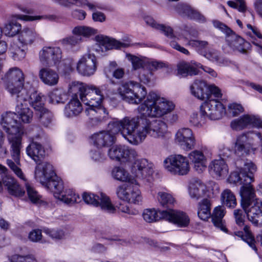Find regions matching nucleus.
<instances>
[{
	"label": "nucleus",
	"mask_w": 262,
	"mask_h": 262,
	"mask_svg": "<svg viewBox=\"0 0 262 262\" xmlns=\"http://www.w3.org/2000/svg\"><path fill=\"white\" fill-rule=\"evenodd\" d=\"M121 98L134 104H140L138 112L143 117L159 118L174 110V103L161 98L154 92L147 95L146 88L139 82L129 81L122 83L118 89Z\"/></svg>",
	"instance_id": "obj_1"
},
{
	"label": "nucleus",
	"mask_w": 262,
	"mask_h": 262,
	"mask_svg": "<svg viewBox=\"0 0 262 262\" xmlns=\"http://www.w3.org/2000/svg\"><path fill=\"white\" fill-rule=\"evenodd\" d=\"M123 134L127 135V141L133 145L142 143L146 135L156 139H163L167 135L168 126L161 120L151 121L138 117L123 118Z\"/></svg>",
	"instance_id": "obj_2"
},
{
	"label": "nucleus",
	"mask_w": 262,
	"mask_h": 262,
	"mask_svg": "<svg viewBox=\"0 0 262 262\" xmlns=\"http://www.w3.org/2000/svg\"><path fill=\"white\" fill-rule=\"evenodd\" d=\"M17 115L14 112H7L2 115L1 125L7 133V139L10 146L11 156L13 160H7V164L15 175L26 181L20 162V150L22 148V137L24 129L17 121Z\"/></svg>",
	"instance_id": "obj_3"
},
{
	"label": "nucleus",
	"mask_w": 262,
	"mask_h": 262,
	"mask_svg": "<svg viewBox=\"0 0 262 262\" xmlns=\"http://www.w3.org/2000/svg\"><path fill=\"white\" fill-rule=\"evenodd\" d=\"M74 91L78 90L81 101L87 106L85 113L92 125H96L108 118V113L102 103L103 96L99 88L77 83L73 85Z\"/></svg>",
	"instance_id": "obj_4"
},
{
	"label": "nucleus",
	"mask_w": 262,
	"mask_h": 262,
	"mask_svg": "<svg viewBox=\"0 0 262 262\" xmlns=\"http://www.w3.org/2000/svg\"><path fill=\"white\" fill-rule=\"evenodd\" d=\"M153 172V164L146 159L141 158L136 160L132 164L130 174L123 167L116 166L113 168L111 176L117 181L140 187L149 182Z\"/></svg>",
	"instance_id": "obj_5"
},
{
	"label": "nucleus",
	"mask_w": 262,
	"mask_h": 262,
	"mask_svg": "<svg viewBox=\"0 0 262 262\" xmlns=\"http://www.w3.org/2000/svg\"><path fill=\"white\" fill-rule=\"evenodd\" d=\"M36 180L54 193V196L63 190L62 180L57 176L52 164L47 162L39 163L35 167Z\"/></svg>",
	"instance_id": "obj_6"
},
{
	"label": "nucleus",
	"mask_w": 262,
	"mask_h": 262,
	"mask_svg": "<svg viewBox=\"0 0 262 262\" xmlns=\"http://www.w3.org/2000/svg\"><path fill=\"white\" fill-rule=\"evenodd\" d=\"M142 215L143 220L149 223L157 222L161 219L179 227H186L189 223V218L185 213L174 210L159 211L155 208H147L143 210Z\"/></svg>",
	"instance_id": "obj_7"
},
{
	"label": "nucleus",
	"mask_w": 262,
	"mask_h": 262,
	"mask_svg": "<svg viewBox=\"0 0 262 262\" xmlns=\"http://www.w3.org/2000/svg\"><path fill=\"white\" fill-rule=\"evenodd\" d=\"M38 34L35 29L25 27L18 35L17 40L13 42L9 51L12 58L16 61L25 58L28 47L32 45L38 38Z\"/></svg>",
	"instance_id": "obj_8"
},
{
	"label": "nucleus",
	"mask_w": 262,
	"mask_h": 262,
	"mask_svg": "<svg viewBox=\"0 0 262 262\" xmlns=\"http://www.w3.org/2000/svg\"><path fill=\"white\" fill-rule=\"evenodd\" d=\"M123 120V118L121 120L114 121L109 123L108 130L102 131L94 134L92 137L94 144L98 147L112 145L115 142V135L119 132L127 140V136L123 134L124 126Z\"/></svg>",
	"instance_id": "obj_9"
},
{
	"label": "nucleus",
	"mask_w": 262,
	"mask_h": 262,
	"mask_svg": "<svg viewBox=\"0 0 262 262\" xmlns=\"http://www.w3.org/2000/svg\"><path fill=\"white\" fill-rule=\"evenodd\" d=\"M163 166L167 171L174 175H186L190 170L188 160L181 155L168 156L164 160Z\"/></svg>",
	"instance_id": "obj_10"
},
{
	"label": "nucleus",
	"mask_w": 262,
	"mask_h": 262,
	"mask_svg": "<svg viewBox=\"0 0 262 262\" xmlns=\"http://www.w3.org/2000/svg\"><path fill=\"white\" fill-rule=\"evenodd\" d=\"M257 137L260 141V152L262 154V136L259 132H248L238 136L234 144V154L238 156L249 154L251 150L254 151L252 139Z\"/></svg>",
	"instance_id": "obj_11"
},
{
	"label": "nucleus",
	"mask_w": 262,
	"mask_h": 262,
	"mask_svg": "<svg viewBox=\"0 0 262 262\" xmlns=\"http://www.w3.org/2000/svg\"><path fill=\"white\" fill-rule=\"evenodd\" d=\"M108 157L112 160L119 162H130L136 158L138 153L135 149L124 145H115L107 151Z\"/></svg>",
	"instance_id": "obj_12"
},
{
	"label": "nucleus",
	"mask_w": 262,
	"mask_h": 262,
	"mask_svg": "<svg viewBox=\"0 0 262 262\" xmlns=\"http://www.w3.org/2000/svg\"><path fill=\"white\" fill-rule=\"evenodd\" d=\"M135 185H123L117 187L116 194L118 198L130 204L140 205L143 201L140 190Z\"/></svg>",
	"instance_id": "obj_13"
},
{
	"label": "nucleus",
	"mask_w": 262,
	"mask_h": 262,
	"mask_svg": "<svg viewBox=\"0 0 262 262\" xmlns=\"http://www.w3.org/2000/svg\"><path fill=\"white\" fill-rule=\"evenodd\" d=\"M39 59L45 66H58L62 59L61 50L57 47H44L39 52Z\"/></svg>",
	"instance_id": "obj_14"
},
{
	"label": "nucleus",
	"mask_w": 262,
	"mask_h": 262,
	"mask_svg": "<svg viewBox=\"0 0 262 262\" xmlns=\"http://www.w3.org/2000/svg\"><path fill=\"white\" fill-rule=\"evenodd\" d=\"M226 108L220 101L214 100L204 102L201 106V114L210 120H219L226 114Z\"/></svg>",
	"instance_id": "obj_15"
},
{
	"label": "nucleus",
	"mask_w": 262,
	"mask_h": 262,
	"mask_svg": "<svg viewBox=\"0 0 262 262\" xmlns=\"http://www.w3.org/2000/svg\"><path fill=\"white\" fill-rule=\"evenodd\" d=\"M97 68V62L95 55L88 53L81 56L76 64V70L82 76L89 77L93 75Z\"/></svg>",
	"instance_id": "obj_16"
},
{
	"label": "nucleus",
	"mask_w": 262,
	"mask_h": 262,
	"mask_svg": "<svg viewBox=\"0 0 262 262\" xmlns=\"http://www.w3.org/2000/svg\"><path fill=\"white\" fill-rule=\"evenodd\" d=\"M208 148L204 146L200 149L191 151L188 157L193 165L194 169L199 173L204 171L207 165L208 159L210 158Z\"/></svg>",
	"instance_id": "obj_17"
},
{
	"label": "nucleus",
	"mask_w": 262,
	"mask_h": 262,
	"mask_svg": "<svg viewBox=\"0 0 262 262\" xmlns=\"http://www.w3.org/2000/svg\"><path fill=\"white\" fill-rule=\"evenodd\" d=\"M174 141L182 149L188 151L193 149L196 139L192 130L189 128H181L174 135Z\"/></svg>",
	"instance_id": "obj_18"
},
{
	"label": "nucleus",
	"mask_w": 262,
	"mask_h": 262,
	"mask_svg": "<svg viewBox=\"0 0 262 262\" xmlns=\"http://www.w3.org/2000/svg\"><path fill=\"white\" fill-rule=\"evenodd\" d=\"M242 208L245 210L249 221L255 226H262V202L261 200H255L246 207Z\"/></svg>",
	"instance_id": "obj_19"
},
{
	"label": "nucleus",
	"mask_w": 262,
	"mask_h": 262,
	"mask_svg": "<svg viewBox=\"0 0 262 262\" xmlns=\"http://www.w3.org/2000/svg\"><path fill=\"white\" fill-rule=\"evenodd\" d=\"M231 128L236 130L243 129L251 125L257 128H262V120L258 116L252 115H245L231 121Z\"/></svg>",
	"instance_id": "obj_20"
},
{
	"label": "nucleus",
	"mask_w": 262,
	"mask_h": 262,
	"mask_svg": "<svg viewBox=\"0 0 262 262\" xmlns=\"http://www.w3.org/2000/svg\"><path fill=\"white\" fill-rule=\"evenodd\" d=\"M24 81L21 82L19 80L16 82H4L5 89L11 97L15 98L16 103L19 100L23 102L27 100V92L24 89Z\"/></svg>",
	"instance_id": "obj_21"
},
{
	"label": "nucleus",
	"mask_w": 262,
	"mask_h": 262,
	"mask_svg": "<svg viewBox=\"0 0 262 262\" xmlns=\"http://www.w3.org/2000/svg\"><path fill=\"white\" fill-rule=\"evenodd\" d=\"M178 12L183 16L195 20L199 23H205L207 18L200 11L186 5H180L177 7Z\"/></svg>",
	"instance_id": "obj_22"
},
{
	"label": "nucleus",
	"mask_w": 262,
	"mask_h": 262,
	"mask_svg": "<svg viewBox=\"0 0 262 262\" xmlns=\"http://www.w3.org/2000/svg\"><path fill=\"white\" fill-rule=\"evenodd\" d=\"M50 67L41 68L38 73V76L45 84L52 86L58 83L59 77L57 72Z\"/></svg>",
	"instance_id": "obj_23"
},
{
	"label": "nucleus",
	"mask_w": 262,
	"mask_h": 262,
	"mask_svg": "<svg viewBox=\"0 0 262 262\" xmlns=\"http://www.w3.org/2000/svg\"><path fill=\"white\" fill-rule=\"evenodd\" d=\"M199 67H201V64L194 61H182L177 65L178 74L184 77L196 75L199 74Z\"/></svg>",
	"instance_id": "obj_24"
},
{
	"label": "nucleus",
	"mask_w": 262,
	"mask_h": 262,
	"mask_svg": "<svg viewBox=\"0 0 262 262\" xmlns=\"http://www.w3.org/2000/svg\"><path fill=\"white\" fill-rule=\"evenodd\" d=\"M206 186L201 180L194 179L189 185L188 192L190 196L196 200L206 196Z\"/></svg>",
	"instance_id": "obj_25"
},
{
	"label": "nucleus",
	"mask_w": 262,
	"mask_h": 262,
	"mask_svg": "<svg viewBox=\"0 0 262 262\" xmlns=\"http://www.w3.org/2000/svg\"><path fill=\"white\" fill-rule=\"evenodd\" d=\"M208 87L205 81L196 79L190 86L191 94L201 100L208 99L209 94L208 93Z\"/></svg>",
	"instance_id": "obj_26"
},
{
	"label": "nucleus",
	"mask_w": 262,
	"mask_h": 262,
	"mask_svg": "<svg viewBox=\"0 0 262 262\" xmlns=\"http://www.w3.org/2000/svg\"><path fill=\"white\" fill-rule=\"evenodd\" d=\"M240 189L242 197L241 205L242 207H246L255 200H259L256 198L255 189L251 183L244 184Z\"/></svg>",
	"instance_id": "obj_27"
},
{
	"label": "nucleus",
	"mask_w": 262,
	"mask_h": 262,
	"mask_svg": "<svg viewBox=\"0 0 262 262\" xmlns=\"http://www.w3.org/2000/svg\"><path fill=\"white\" fill-rule=\"evenodd\" d=\"M27 155L36 163L40 161L45 156V150L41 144L32 142L26 147Z\"/></svg>",
	"instance_id": "obj_28"
},
{
	"label": "nucleus",
	"mask_w": 262,
	"mask_h": 262,
	"mask_svg": "<svg viewBox=\"0 0 262 262\" xmlns=\"http://www.w3.org/2000/svg\"><path fill=\"white\" fill-rule=\"evenodd\" d=\"M15 112L19 116L21 121L25 123L31 122L32 120L33 113L28 106L27 100L25 102L23 101H19L16 103L15 106Z\"/></svg>",
	"instance_id": "obj_29"
},
{
	"label": "nucleus",
	"mask_w": 262,
	"mask_h": 262,
	"mask_svg": "<svg viewBox=\"0 0 262 262\" xmlns=\"http://www.w3.org/2000/svg\"><path fill=\"white\" fill-rule=\"evenodd\" d=\"M3 183L11 195L16 197H22L24 195L25 190L21 187L14 178L6 177L3 180Z\"/></svg>",
	"instance_id": "obj_30"
},
{
	"label": "nucleus",
	"mask_w": 262,
	"mask_h": 262,
	"mask_svg": "<svg viewBox=\"0 0 262 262\" xmlns=\"http://www.w3.org/2000/svg\"><path fill=\"white\" fill-rule=\"evenodd\" d=\"M209 167L210 171L217 178H224L228 173V167L223 159L213 160Z\"/></svg>",
	"instance_id": "obj_31"
},
{
	"label": "nucleus",
	"mask_w": 262,
	"mask_h": 262,
	"mask_svg": "<svg viewBox=\"0 0 262 262\" xmlns=\"http://www.w3.org/2000/svg\"><path fill=\"white\" fill-rule=\"evenodd\" d=\"M226 213V210L223 206L215 207L211 215V219L214 225L221 231L227 232L228 230L225 225V222L223 217Z\"/></svg>",
	"instance_id": "obj_32"
},
{
	"label": "nucleus",
	"mask_w": 262,
	"mask_h": 262,
	"mask_svg": "<svg viewBox=\"0 0 262 262\" xmlns=\"http://www.w3.org/2000/svg\"><path fill=\"white\" fill-rule=\"evenodd\" d=\"M144 20L147 25L160 31L167 37L170 38L174 37L173 31L171 27L157 23L150 16L144 17Z\"/></svg>",
	"instance_id": "obj_33"
},
{
	"label": "nucleus",
	"mask_w": 262,
	"mask_h": 262,
	"mask_svg": "<svg viewBox=\"0 0 262 262\" xmlns=\"http://www.w3.org/2000/svg\"><path fill=\"white\" fill-rule=\"evenodd\" d=\"M95 39L102 51L104 49L106 51L113 48L119 49L124 46V43L102 35L96 36Z\"/></svg>",
	"instance_id": "obj_34"
},
{
	"label": "nucleus",
	"mask_w": 262,
	"mask_h": 262,
	"mask_svg": "<svg viewBox=\"0 0 262 262\" xmlns=\"http://www.w3.org/2000/svg\"><path fill=\"white\" fill-rule=\"evenodd\" d=\"M98 207H100L101 211L107 214H113L117 212V207L112 203L110 197L103 192L100 193Z\"/></svg>",
	"instance_id": "obj_35"
},
{
	"label": "nucleus",
	"mask_w": 262,
	"mask_h": 262,
	"mask_svg": "<svg viewBox=\"0 0 262 262\" xmlns=\"http://www.w3.org/2000/svg\"><path fill=\"white\" fill-rule=\"evenodd\" d=\"M28 100L30 105L37 113L42 111L45 108L44 107L45 97L41 93L33 91L31 93L29 97L27 96V101Z\"/></svg>",
	"instance_id": "obj_36"
},
{
	"label": "nucleus",
	"mask_w": 262,
	"mask_h": 262,
	"mask_svg": "<svg viewBox=\"0 0 262 262\" xmlns=\"http://www.w3.org/2000/svg\"><path fill=\"white\" fill-rule=\"evenodd\" d=\"M56 198L67 204H72L81 201L79 195L71 189L61 191L56 195Z\"/></svg>",
	"instance_id": "obj_37"
},
{
	"label": "nucleus",
	"mask_w": 262,
	"mask_h": 262,
	"mask_svg": "<svg viewBox=\"0 0 262 262\" xmlns=\"http://www.w3.org/2000/svg\"><path fill=\"white\" fill-rule=\"evenodd\" d=\"M241 173L244 181L251 183L254 180V174L257 170L256 166L251 161H247L244 163V167L240 168Z\"/></svg>",
	"instance_id": "obj_38"
},
{
	"label": "nucleus",
	"mask_w": 262,
	"mask_h": 262,
	"mask_svg": "<svg viewBox=\"0 0 262 262\" xmlns=\"http://www.w3.org/2000/svg\"><path fill=\"white\" fill-rule=\"evenodd\" d=\"M82 110V105L77 98H73L67 104L64 108V115L67 117H73L78 115Z\"/></svg>",
	"instance_id": "obj_39"
},
{
	"label": "nucleus",
	"mask_w": 262,
	"mask_h": 262,
	"mask_svg": "<svg viewBox=\"0 0 262 262\" xmlns=\"http://www.w3.org/2000/svg\"><path fill=\"white\" fill-rule=\"evenodd\" d=\"M4 82H16L18 80L24 81V76L23 72L17 67L10 68L2 78Z\"/></svg>",
	"instance_id": "obj_40"
},
{
	"label": "nucleus",
	"mask_w": 262,
	"mask_h": 262,
	"mask_svg": "<svg viewBox=\"0 0 262 262\" xmlns=\"http://www.w3.org/2000/svg\"><path fill=\"white\" fill-rule=\"evenodd\" d=\"M21 25L14 19L9 20L4 26V32L9 37H13L19 33Z\"/></svg>",
	"instance_id": "obj_41"
},
{
	"label": "nucleus",
	"mask_w": 262,
	"mask_h": 262,
	"mask_svg": "<svg viewBox=\"0 0 262 262\" xmlns=\"http://www.w3.org/2000/svg\"><path fill=\"white\" fill-rule=\"evenodd\" d=\"M211 203L207 199L201 201L198 206V215L202 220L206 221L211 216Z\"/></svg>",
	"instance_id": "obj_42"
},
{
	"label": "nucleus",
	"mask_w": 262,
	"mask_h": 262,
	"mask_svg": "<svg viewBox=\"0 0 262 262\" xmlns=\"http://www.w3.org/2000/svg\"><path fill=\"white\" fill-rule=\"evenodd\" d=\"M126 58L131 62L133 70L144 69L147 63V58L144 56H137L128 54Z\"/></svg>",
	"instance_id": "obj_43"
},
{
	"label": "nucleus",
	"mask_w": 262,
	"mask_h": 262,
	"mask_svg": "<svg viewBox=\"0 0 262 262\" xmlns=\"http://www.w3.org/2000/svg\"><path fill=\"white\" fill-rule=\"evenodd\" d=\"M221 201L224 205L229 208H234L237 204L234 194L228 189L224 190L222 193Z\"/></svg>",
	"instance_id": "obj_44"
},
{
	"label": "nucleus",
	"mask_w": 262,
	"mask_h": 262,
	"mask_svg": "<svg viewBox=\"0 0 262 262\" xmlns=\"http://www.w3.org/2000/svg\"><path fill=\"white\" fill-rule=\"evenodd\" d=\"M157 199L163 206L168 207L173 205L176 202L174 198L170 193L164 191L158 192Z\"/></svg>",
	"instance_id": "obj_45"
},
{
	"label": "nucleus",
	"mask_w": 262,
	"mask_h": 262,
	"mask_svg": "<svg viewBox=\"0 0 262 262\" xmlns=\"http://www.w3.org/2000/svg\"><path fill=\"white\" fill-rule=\"evenodd\" d=\"M42 231L51 239L55 241L62 239L66 236L65 231L61 229L44 228Z\"/></svg>",
	"instance_id": "obj_46"
},
{
	"label": "nucleus",
	"mask_w": 262,
	"mask_h": 262,
	"mask_svg": "<svg viewBox=\"0 0 262 262\" xmlns=\"http://www.w3.org/2000/svg\"><path fill=\"white\" fill-rule=\"evenodd\" d=\"M49 97L50 103L58 104L64 102L66 94L61 89H55L49 94Z\"/></svg>",
	"instance_id": "obj_47"
},
{
	"label": "nucleus",
	"mask_w": 262,
	"mask_h": 262,
	"mask_svg": "<svg viewBox=\"0 0 262 262\" xmlns=\"http://www.w3.org/2000/svg\"><path fill=\"white\" fill-rule=\"evenodd\" d=\"M39 115L40 121L45 127H49L52 124L53 121V115L52 112L46 108L42 111L37 113Z\"/></svg>",
	"instance_id": "obj_48"
},
{
	"label": "nucleus",
	"mask_w": 262,
	"mask_h": 262,
	"mask_svg": "<svg viewBox=\"0 0 262 262\" xmlns=\"http://www.w3.org/2000/svg\"><path fill=\"white\" fill-rule=\"evenodd\" d=\"M72 33L77 35H82L84 37H89L96 33V30L86 26H78L75 27Z\"/></svg>",
	"instance_id": "obj_49"
},
{
	"label": "nucleus",
	"mask_w": 262,
	"mask_h": 262,
	"mask_svg": "<svg viewBox=\"0 0 262 262\" xmlns=\"http://www.w3.org/2000/svg\"><path fill=\"white\" fill-rule=\"evenodd\" d=\"M244 234L242 235L243 239L245 241L252 249L255 251H257V248L255 244V239L250 230L249 227L245 226L244 227Z\"/></svg>",
	"instance_id": "obj_50"
},
{
	"label": "nucleus",
	"mask_w": 262,
	"mask_h": 262,
	"mask_svg": "<svg viewBox=\"0 0 262 262\" xmlns=\"http://www.w3.org/2000/svg\"><path fill=\"white\" fill-rule=\"evenodd\" d=\"M226 41L228 42L229 45L234 50H235L240 45L244 43L245 40L237 36L234 33L229 34L226 37Z\"/></svg>",
	"instance_id": "obj_51"
},
{
	"label": "nucleus",
	"mask_w": 262,
	"mask_h": 262,
	"mask_svg": "<svg viewBox=\"0 0 262 262\" xmlns=\"http://www.w3.org/2000/svg\"><path fill=\"white\" fill-rule=\"evenodd\" d=\"M185 38L188 41L187 45L195 48L199 52H202L203 50L208 48V43L206 41L192 39L187 37Z\"/></svg>",
	"instance_id": "obj_52"
},
{
	"label": "nucleus",
	"mask_w": 262,
	"mask_h": 262,
	"mask_svg": "<svg viewBox=\"0 0 262 262\" xmlns=\"http://www.w3.org/2000/svg\"><path fill=\"white\" fill-rule=\"evenodd\" d=\"M206 186V196L209 198H213L219 193L220 188L217 184L213 181L208 182Z\"/></svg>",
	"instance_id": "obj_53"
},
{
	"label": "nucleus",
	"mask_w": 262,
	"mask_h": 262,
	"mask_svg": "<svg viewBox=\"0 0 262 262\" xmlns=\"http://www.w3.org/2000/svg\"><path fill=\"white\" fill-rule=\"evenodd\" d=\"M25 186L30 200L33 203H39L40 200V196L38 192L28 183H26Z\"/></svg>",
	"instance_id": "obj_54"
},
{
	"label": "nucleus",
	"mask_w": 262,
	"mask_h": 262,
	"mask_svg": "<svg viewBox=\"0 0 262 262\" xmlns=\"http://www.w3.org/2000/svg\"><path fill=\"white\" fill-rule=\"evenodd\" d=\"M82 198L85 203L98 207L100 200V194L98 195L91 193L85 192L83 194Z\"/></svg>",
	"instance_id": "obj_55"
},
{
	"label": "nucleus",
	"mask_w": 262,
	"mask_h": 262,
	"mask_svg": "<svg viewBox=\"0 0 262 262\" xmlns=\"http://www.w3.org/2000/svg\"><path fill=\"white\" fill-rule=\"evenodd\" d=\"M228 181L231 183L238 184L239 185L248 184L246 181H244V178L242 176L240 169L239 171L232 172L229 176Z\"/></svg>",
	"instance_id": "obj_56"
},
{
	"label": "nucleus",
	"mask_w": 262,
	"mask_h": 262,
	"mask_svg": "<svg viewBox=\"0 0 262 262\" xmlns=\"http://www.w3.org/2000/svg\"><path fill=\"white\" fill-rule=\"evenodd\" d=\"M245 210L242 209H235L233 211V216L236 224L239 226L244 225L246 221Z\"/></svg>",
	"instance_id": "obj_57"
},
{
	"label": "nucleus",
	"mask_w": 262,
	"mask_h": 262,
	"mask_svg": "<svg viewBox=\"0 0 262 262\" xmlns=\"http://www.w3.org/2000/svg\"><path fill=\"white\" fill-rule=\"evenodd\" d=\"M28 238L30 241L33 242L43 243L45 242L42 239V231L41 230L36 229L30 231L28 235Z\"/></svg>",
	"instance_id": "obj_58"
},
{
	"label": "nucleus",
	"mask_w": 262,
	"mask_h": 262,
	"mask_svg": "<svg viewBox=\"0 0 262 262\" xmlns=\"http://www.w3.org/2000/svg\"><path fill=\"white\" fill-rule=\"evenodd\" d=\"M152 77V72L147 69H143L139 74L140 81L144 84H147L150 82Z\"/></svg>",
	"instance_id": "obj_59"
},
{
	"label": "nucleus",
	"mask_w": 262,
	"mask_h": 262,
	"mask_svg": "<svg viewBox=\"0 0 262 262\" xmlns=\"http://www.w3.org/2000/svg\"><path fill=\"white\" fill-rule=\"evenodd\" d=\"M13 18L25 21H33L46 19L47 17L43 15L31 16L29 15L15 14L13 16Z\"/></svg>",
	"instance_id": "obj_60"
},
{
	"label": "nucleus",
	"mask_w": 262,
	"mask_h": 262,
	"mask_svg": "<svg viewBox=\"0 0 262 262\" xmlns=\"http://www.w3.org/2000/svg\"><path fill=\"white\" fill-rule=\"evenodd\" d=\"M206 116H202L200 113V115L193 114L190 118V123L196 127H201L205 123Z\"/></svg>",
	"instance_id": "obj_61"
},
{
	"label": "nucleus",
	"mask_w": 262,
	"mask_h": 262,
	"mask_svg": "<svg viewBox=\"0 0 262 262\" xmlns=\"http://www.w3.org/2000/svg\"><path fill=\"white\" fill-rule=\"evenodd\" d=\"M227 4L229 6L234 9H237L239 12H244L247 8L244 0H235V1H228Z\"/></svg>",
	"instance_id": "obj_62"
},
{
	"label": "nucleus",
	"mask_w": 262,
	"mask_h": 262,
	"mask_svg": "<svg viewBox=\"0 0 262 262\" xmlns=\"http://www.w3.org/2000/svg\"><path fill=\"white\" fill-rule=\"evenodd\" d=\"M209 60L212 62H216L217 64H221L223 63V58L219 55L216 51H210L204 55Z\"/></svg>",
	"instance_id": "obj_63"
},
{
	"label": "nucleus",
	"mask_w": 262,
	"mask_h": 262,
	"mask_svg": "<svg viewBox=\"0 0 262 262\" xmlns=\"http://www.w3.org/2000/svg\"><path fill=\"white\" fill-rule=\"evenodd\" d=\"M228 111L233 116H236L244 112V107L241 104L232 103L229 104Z\"/></svg>",
	"instance_id": "obj_64"
}]
</instances>
